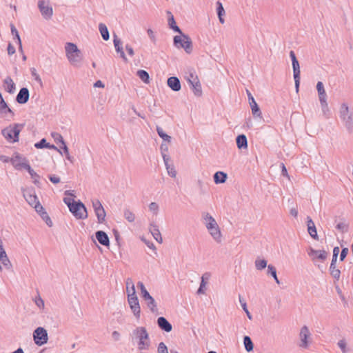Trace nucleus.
I'll return each instance as SVG.
<instances>
[{
  "label": "nucleus",
  "mask_w": 353,
  "mask_h": 353,
  "mask_svg": "<svg viewBox=\"0 0 353 353\" xmlns=\"http://www.w3.org/2000/svg\"><path fill=\"white\" fill-rule=\"evenodd\" d=\"M168 17V26L174 32L179 33L181 35H176L173 38L174 46L177 48H183L188 53L190 54L192 51V41L190 37L182 32L180 28L176 25L174 16L170 11H167Z\"/></svg>",
  "instance_id": "nucleus-1"
},
{
  "label": "nucleus",
  "mask_w": 353,
  "mask_h": 353,
  "mask_svg": "<svg viewBox=\"0 0 353 353\" xmlns=\"http://www.w3.org/2000/svg\"><path fill=\"white\" fill-rule=\"evenodd\" d=\"M128 301L130 307L137 319L140 318L141 307L136 294L135 287L131 278H128L125 281Z\"/></svg>",
  "instance_id": "nucleus-2"
},
{
  "label": "nucleus",
  "mask_w": 353,
  "mask_h": 353,
  "mask_svg": "<svg viewBox=\"0 0 353 353\" xmlns=\"http://www.w3.org/2000/svg\"><path fill=\"white\" fill-rule=\"evenodd\" d=\"M24 123H14L3 128L1 134L4 138L10 143L19 141V134L23 128Z\"/></svg>",
  "instance_id": "nucleus-3"
},
{
  "label": "nucleus",
  "mask_w": 353,
  "mask_h": 353,
  "mask_svg": "<svg viewBox=\"0 0 353 353\" xmlns=\"http://www.w3.org/2000/svg\"><path fill=\"white\" fill-rule=\"evenodd\" d=\"M339 117L349 133L353 132V113L349 111L346 103H342L339 110Z\"/></svg>",
  "instance_id": "nucleus-4"
},
{
  "label": "nucleus",
  "mask_w": 353,
  "mask_h": 353,
  "mask_svg": "<svg viewBox=\"0 0 353 353\" xmlns=\"http://www.w3.org/2000/svg\"><path fill=\"white\" fill-rule=\"evenodd\" d=\"M21 191L26 201L30 205L35 209L36 212H39L38 210H43V206L40 203L38 197L36 195L35 190L33 188L27 189L22 188Z\"/></svg>",
  "instance_id": "nucleus-5"
},
{
  "label": "nucleus",
  "mask_w": 353,
  "mask_h": 353,
  "mask_svg": "<svg viewBox=\"0 0 353 353\" xmlns=\"http://www.w3.org/2000/svg\"><path fill=\"white\" fill-rule=\"evenodd\" d=\"M70 212L78 219H85L88 217L87 209L81 201H76L70 208Z\"/></svg>",
  "instance_id": "nucleus-6"
},
{
  "label": "nucleus",
  "mask_w": 353,
  "mask_h": 353,
  "mask_svg": "<svg viewBox=\"0 0 353 353\" xmlns=\"http://www.w3.org/2000/svg\"><path fill=\"white\" fill-rule=\"evenodd\" d=\"M190 89L193 91L194 94L196 97H201L202 95V88L199 78L193 72H190L188 77H186Z\"/></svg>",
  "instance_id": "nucleus-7"
},
{
  "label": "nucleus",
  "mask_w": 353,
  "mask_h": 353,
  "mask_svg": "<svg viewBox=\"0 0 353 353\" xmlns=\"http://www.w3.org/2000/svg\"><path fill=\"white\" fill-rule=\"evenodd\" d=\"M33 340L38 346L46 344L48 340L47 330L43 327L36 328L33 332Z\"/></svg>",
  "instance_id": "nucleus-8"
},
{
  "label": "nucleus",
  "mask_w": 353,
  "mask_h": 353,
  "mask_svg": "<svg viewBox=\"0 0 353 353\" xmlns=\"http://www.w3.org/2000/svg\"><path fill=\"white\" fill-rule=\"evenodd\" d=\"M246 93L248 95L249 104L250 105V108L252 110V113L253 116L254 117L261 118V114H262L261 111L260 110L259 105L256 102L254 97L252 96V94L248 90H246Z\"/></svg>",
  "instance_id": "nucleus-9"
},
{
  "label": "nucleus",
  "mask_w": 353,
  "mask_h": 353,
  "mask_svg": "<svg viewBox=\"0 0 353 353\" xmlns=\"http://www.w3.org/2000/svg\"><path fill=\"white\" fill-rule=\"evenodd\" d=\"M143 301H145L148 307L152 313H157L158 308L154 299L150 294L148 291L144 292L141 295Z\"/></svg>",
  "instance_id": "nucleus-10"
},
{
  "label": "nucleus",
  "mask_w": 353,
  "mask_h": 353,
  "mask_svg": "<svg viewBox=\"0 0 353 353\" xmlns=\"http://www.w3.org/2000/svg\"><path fill=\"white\" fill-rule=\"evenodd\" d=\"M45 4L46 2L44 0H39L38 2V7L43 17L46 19H50L52 16L53 10L51 6Z\"/></svg>",
  "instance_id": "nucleus-11"
},
{
  "label": "nucleus",
  "mask_w": 353,
  "mask_h": 353,
  "mask_svg": "<svg viewBox=\"0 0 353 353\" xmlns=\"http://www.w3.org/2000/svg\"><path fill=\"white\" fill-rule=\"evenodd\" d=\"M113 43L116 52L117 53H119L120 57L123 60L124 62L128 63V59L126 57L125 52L123 51L122 41L115 33L113 34Z\"/></svg>",
  "instance_id": "nucleus-12"
},
{
  "label": "nucleus",
  "mask_w": 353,
  "mask_h": 353,
  "mask_svg": "<svg viewBox=\"0 0 353 353\" xmlns=\"http://www.w3.org/2000/svg\"><path fill=\"white\" fill-rule=\"evenodd\" d=\"M292 69H293V76L294 79L295 84V90L296 92H298L299 90L300 86V79H301V71H300V65L299 62L292 63Z\"/></svg>",
  "instance_id": "nucleus-13"
},
{
  "label": "nucleus",
  "mask_w": 353,
  "mask_h": 353,
  "mask_svg": "<svg viewBox=\"0 0 353 353\" xmlns=\"http://www.w3.org/2000/svg\"><path fill=\"white\" fill-rule=\"evenodd\" d=\"M29 97V90L27 88H22L16 97V101L19 104H25L28 101Z\"/></svg>",
  "instance_id": "nucleus-14"
},
{
  "label": "nucleus",
  "mask_w": 353,
  "mask_h": 353,
  "mask_svg": "<svg viewBox=\"0 0 353 353\" xmlns=\"http://www.w3.org/2000/svg\"><path fill=\"white\" fill-rule=\"evenodd\" d=\"M299 335L301 341L299 346L303 348H307L308 347L307 339L310 336V333L308 327L306 325L302 327Z\"/></svg>",
  "instance_id": "nucleus-15"
},
{
  "label": "nucleus",
  "mask_w": 353,
  "mask_h": 353,
  "mask_svg": "<svg viewBox=\"0 0 353 353\" xmlns=\"http://www.w3.org/2000/svg\"><path fill=\"white\" fill-rule=\"evenodd\" d=\"M308 255L310 256H315V258L312 259L313 261L316 259L324 261L327 257V252L325 250H316L312 248H310L308 250Z\"/></svg>",
  "instance_id": "nucleus-16"
},
{
  "label": "nucleus",
  "mask_w": 353,
  "mask_h": 353,
  "mask_svg": "<svg viewBox=\"0 0 353 353\" xmlns=\"http://www.w3.org/2000/svg\"><path fill=\"white\" fill-rule=\"evenodd\" d=\"M69 62L74 67H80L83 60V55L81 51L77 53H72L67 57Z\"/></svg>",
  "instance_id": "nucleus-17"
},
{
  "label": "nucleus",
  "mask_w": 353,
  "mask_h": 353,
  "mask_svg": "<svg viewBox=\"0 0 353 353\" xmlns=\"http://www.w3.org/2000/svg\"><path fill=\"white\" fill-rule=\"evenodd\" d=\"M95 237L100 244L108 247L110 245V239L108 235L103 230H98L95 232Z\"/></svg>",
  "instance_id": "nucleus-18"
},
{
  "label": "nucleus",
  "mask_w": 353,
  "mask_h": 353,
  "mask_svg": "<svg viewBox=\"0 0 353 353\" xmlns=\"http://www.w3.org/2000/svg\"><path fill=\"white\" fill-rule=\"evenodd\" d=\"M168 86L173 91L178 92L181 89L180 80L176 77H170L167 80Z\"/></svg>",
  "instance_id": "nucleus-19"
},
{
  "label": "nucleus",
  "mask_w": 353,
  "mask_h": 353,
  "mask_svg": "<svg viewBox=\"0 0 353 353\" xmlns=\"http://www.w3.org/2000/svg\"><path fill=\"white\" fill-rule=\"evenodd\" d=\"M157 325L159 327L166 332H170L172 330V324L163 316L157 319Z\"/></svg>",
  "instance_id": "nucleus-20"
},
{
  "label": "nucleus",
  "mask_w": 353,
  "mask_h": 353,
  "mask_svg": "<svg viewBox=\"0 0 353 353\" xmlns=\"http://www.w3.org/2000/svg\"><path fill=\"white\" fill-rule=\"evenodd\" d=\"M3 86L7 92L10 94H14L15 92L16 85L10 77H7L3 80Z\"/></svg>",
  "instance_id": "nucleus-21"
},
{
  "label": "nucleus",
  "mask_w": 353,
  "mask_h": 353,
  "mask_svg": "<svg viewBox=\"0 0 353 353\" xmlns=\"http://www.w3.org/2000/svg\"><path fill=\"white\" fill-rule=\"evenodd\" d=\"M163 161L168 171V174L174 178L176 175V171L175 170L174 166L173 164L170 163V157L168 155H163Z\"/></svg>",
  "instance_id": "nucleus-22"
},
{
  "label": "nucleus",
  "mask_w": 353,
  "mask_h": 353,
  "mask_svg": "<svg viewBox=\"0 0 353 353\" xmlns=\"http://www.w3.org/2000/svg\"><path fill=\"white\" fill-rule=\"evenodd\" d=\"M14 159H12V165L17 170H21V168H23L26 170L30 174L34 171L30 165L26 158L23 157V161L19 163H14Z\"/></svg>",
  "instance_id": "nucleus-23"
},
{
  "label": "nucleus",
  "mask_w": 353,
  "mask_h": 353,
  "mask_svg": "<svg viewBox=\"0 0 353 353\" xmlns=\"http://www.w3.org/2000/svg\"><path fill=\"white\" fill-rule=\"evenodd\" d=\"M14 159H12V165L17 170H21V168H23L26 170L30 174L34 171L30 165L26 158L23 157V161L19 163H14Z\"/></svg>",
  "instance_id": "nucleus-24"
},
{
  "label": "nucleus",
  "mask_w": 353,
  "mask_h": 353,
  "mask_svg": "<svg viewBox=\"0 0 353 353\" xmlns=\"http://www.w3.org/2000/svg\"><path fill=\"white\" fill-rule=\"evenodd\" d=\"M10 114L12 116L14 115V112L8 107L7 103L3 98L2 94L0 92V114Z\"/></svg>",
  "instance_id": "nucleus-25"
},
{
  "label": "nucleus",
  "mask_w": 353,
  "mask_h": 353,
  "mask_svg": "<svg viewBox=\"0 0 353 353\" xmlns=\"http://www.w3.org/2000/svg\"><path fill=\"white\" fill-rule=\"evenodd\" d=\"M210 276L211 274L210 272H205L202 275L200 286L196 292L198 294H205V288Z\"/></svg>",
  "instance_id": "nucleus-26"
},
{
  "label": "nucleus",
  "mask_w": 353,
  "mask_h": 353,
  "mask_svg": "<svg viewBox=\"0 0 353 353\" xmlns=\"http://www.w3.org/2000/svg\"><path fill=\"white\" fill-rule=\"evenodd\" d=\"M150 232H151L152 235L158 243H162L163 239L158 225L154 223H151L150 226Z\"/></svg>",
  "instance_id": "nucleus-27"
},
{
  "label": "nucleus",
  "mask_w": 353,
  "mask_h": 353,
  "mask_svg": "<svg viewBox=\"0 0 353 353\" xmlns=\"http://www.w3.org/2000/svg\"><path fill=\"white\" fill-rule=\"evenodd\" d=\"M212 238L218 243L221 241V232L218 224L211 228L208 229Z\"/></svg>",
  "instance_id": "nucleus-28"
},
{
  "label": "nucleus",
  "mask_w": 353,
  "mask_h": 353,
  "mask_svg": "<svg viewBox=\"0 0 353 353\" xmlns=\"http://www.w3.org/2000/svg\"><path fill=\"white\" fill-rule=\"evenodd\" d=\"M213 179L216 184L223 183L228 179V174L224 172L218 171L214 173Z\"/></svg>",
  "instance_id": "nucleus-29"
},
{
  "label": "nucleus",
  "mask_w": 353,
  "mask_h": 353,
  "mask_svg": "<svg viewBox=\"0 0 353 353\" xmlns=\"http://www.w3.org/2000/svg\"><path fill=\"white\" fill-rule=\"evenodd\" d=\"M236 145L239 149H246L248 148V139L245 134H239L236 138Z\"/></svg>",
  "instance_id": "nucleus-30"
},
{
  "label": "nucleus",
  "mask_w": 353,
  "mask_h": 353,
  "mask_svg": "<svg viewBox=\"0 0 353 353\" xmlns=\"http://www.w3.org/2000/svg\"><path fill=\"white\" fill-rule=\"evenodd\" d=\"M203 219L207 229L211 228L217 224L216 220L208 212L203 214Z\"/></svg>",
  "instance_id": "nucleus-31"
},
{
  "label": "nucleus",
  "mask_w": 353,
  "mask_h": 353,
  "mask_svg": "<svg viewBox=\"0 0 353 353\" xmlns=\"http://www.w3.org/2000/svg\"><path fill=\"white\" fill-rule=\"evenodd\" d=\"M341 221L336 225V229L342 233L347 232L349 229V223L344 217L340 218Z\"/></svg>",
  "instance_id": "nucleus-32"
},
{
  "label": "nucleus",
  "mask_w": 353,
  "mask_h": 353,
  "mask_svg": "<svg viewBox=\"0 0 353 353\" xmlns=\"http://www.w3.org/2000/svg\"><path fill=\"white\" fill-rule=\"evenodd\" d=\"M65 50L66 57H68V55L72 54V53L74 54L81 51L76 44L71 42H68L65 43Z\"/></svg>",
  "instance_id": "nucleus-33"
},
{
  "label": "nucleus",
  "mask_w": 353,
  "mask_h": 353,
  "mask_svg": "<svg viewBox=\"0 0 353 353\" xmlns=\"http://www.w3.org/2000/svg\"><path fill=\"white\" fill-rule=\"evenodd\" d=\"M99 30L103 39L104 41H108L110 39V34L106 25L103 23H100L99 24Z\"/></svg>",
  "instance_id": "nucleus-34"
},
{
  "label": "nucleus",
  "mask_w": 353,
  "mask_h": 353,
  "mask_svg": "<svg viewBox=\"0 0 353 353\" xmlns=\"http://www.w3.org/2000/svg\"><path fill=\"white\" fill-rule=\"evenodd\" d=\"M39 210V212H37L40 215L41 219L46 222V223L48 225V226L52 227L53 225L52 221L50 217L48 216L46 211L45 210V209L43 208V210Z\"/></svg>",
  "instance_id": "nucleus-35"
},
{
  "label": "nucleus",
  "mask_w": 353,
  "mask_h": 353,
  "mask_svg": "<svg viewBox=\"0 0 353 353\" xmlns=\"http://www.w3.org/2000/svg\"><path fill=\"white\" fill-rule=\"evenodd\" d=\"M137 74L143 82L145 83H150V75L147 71L144 70H139L137 72Z\"/></svg>",
  "instance_id": "nucleus-36"
},
{
  "label": "nucleus",
  "mask_w": 353,
  "mask_h": 353,
  "mask_svg": "<svg viewBox=\"0 0 353 353\" xmlns=\"http://www.w3.org/2000/svg\"><path fill=\"white\" fill-rule=\"evenodd\" d=\"M243 344L247 352H251L254 349V343L249 336L243 337Z\"/></svg>",
  "instance_id": "nucleus-37"
},
{
  "label": "nucleus",
  "mask_w": 353,
  "mask_h": 353,
  "mask_svg": "<svg viewBox=\"0 0 353 353\" xmlns=\"http://www.w3.org/2000/svg\"><path fill=\"white\" fill-rule=\"evenodd\" d=\"M330 273L332 276L338 281L340 279L341 271L336 268V264L330 263Z\"/></svg>",
  "instance_id": "nucleus-38"
},
{
  "label": "nucleus",
  "mask_w": 353,
  "mask_h": 353,
  "mask_svg": "<svg viewBox=\"0 0 353 353\" xmlns=\"http://www.w3.org/2000/svg\"><path fill=\"white\" fill-rule=\"evenodd\" d=\"M267 274L268 275H271L275 282L277 283V284H279L280 283V281L277 277V274H276V269L274 266H273L272 265L270 264L268 265V270H267Z\"/></svg>",
  "instance_id": "nucleus-39"
},
{
  "label": "nucleus",
  "mask_w": 353,
  "mask_h": 353,
  "mask_svg": "<svg viewBox=\"0 0 353 353\" xmlns=\"http://www.w3.org/2000/svg\"><path fill=\"white\" fill-rule=\"evenodd\" d=\"M94 212L97 217L98 222L99 223H103L105 221V218L106 216V213L103 207L97 210L96 211H94Z\"/></svg>",
  "instance_id": "nucleus-40"
},
{
  "label": "nucleus",
  "mask_w": 353,
  "mask_h": 353,
  "mask_svg": "<svg viewBox=\"0 0 353 353\" xmlns=\"http://www.w3.org/2000/svg\"><path fill=\"white\" fill-rule=\"evenodd\" d=\"M157 134L158 135L165 141H167V142H170L171 141V137L168 135L163 130L159 127V126H157Z\"/></svg>",
  "instance_id": "nucleus-41"
},
{
  "label": "nucleus",
  "mask_w": 353,
  "mask_h": 353,
  "mask_svg": "<svg viewBox=\"0 0 353 353\" xmlns=\"http://www.w3.org/2000/svg\"><path fill=\"white\" fill-rule=\"evenodd\" d=\"M239 299L243 310L246 313L248 318L251 320L252 319V316L247 307V303L245 299L240 294L239 295Z\"/></svg>",
  "instance_id": "nucleus-42"
},
{
  "label": "nucleus",
  "mask_w": 353,
  "mask_h": 353,
  "mask_svg": "<svg viewBox=\"0 0 353 353\" xmlns=\"http://www.w3.org/2000/svg\"><path fill=\"white\" fill-rule=\"evenodd\" d=\"M10 30H11V33L14 37V39H17V43L19 46H21V38H20L18 30H17L16 27L12 23L10 24Z\"/></svg>",
  "instance_id": "nucleus-43"
},
{
  "label": "nucleus",
  "mask_w": 353,
  "mask_h": 353,
  "mask_svg": "<svg viewBox=\"0 0 353 353\" xmlns=\"http://www.w3.org/2000/svg\"><path fill=\"white\" fill-rule=\"evenodd\" d=\"M267 261L265 259H260V260H256L255 261V266L256 268L259 270H262L267 266Z\"/></svg>",
  "instance_id": "nucleus-44"
},
{
  "label": "nucleus",
  "mask_w": 353,
  "mask_h": 353,
  "mask_svg": "<svg viewBox=\"0 0 353 353\" xmlns=\"http://www.w3.org/2000/svg\"><path fill=\"white\" fill-rule=\"evenodd\" d=\"M307 232L312 239L319 240V236L316 226H309V228H307Z\"/></svg>",
  "instance_id": "nucleus-45"
},
{
  "label": "nucleus",
  "mask_w": 353,
  "mask_h": 353,
  "mask_svg": "<svg viewBox=\"0 0 353 353\" xmlns=\"http://www.w3.org/2000/svg\"><path fill=\"white\" fill-rule=\"evenodd\" d=\"M124 217L129 222H133L135 219L134 214L128 209L124 210Z\"/></svg>",
  "instance_id": "nucleus-46"
},
{
  "label": "nucleus",
  "mask_w": 353,
  "mask_h": 353,
  "mask_svg": "<svg viewBox=\"0 0 353 353\" xmlns=\"http://www.w3.org/2000/svg\"><path fill=\"white\" fill-rule=\"evenodd\" d=\"M146 331L145 327H138L135 330H133V334L136 336L137 338H138L139 340L141 339V335H143V333H145Z\"/></svg>",
  "instance_id": "nucleus-47"
},
{
  "label": "nucleus",
  "mask_w": 353,
  "mask_h": 353,
  "mask_svg": "<svg viewBox=\"0 0 353 353\" xmlns=\"http://www.w3.org/2000/svg\"><path fill=\"white\" fill-rule=\"evenodd\" d=\"M0 261L1 264L5 267L6 269H10L12 267V264L7 256H3L2 258H0Z\"/></svg>",
  "instance_id": "nucleus-48"
},
{
  "label": "nucleus",
  "mask_w": 353,
  "mask_h": 353,
  "mask_svg": "<svg viewBox=\"0 0 353 353\" xmlns=\"http://www.w3.org/2000/svg\"><path fill=\"white\" fill-rule=\"evenodd\" d=\"M48 142L45 138L41 139L39 142L34 144V147L37 149L46 148L48 146Z\"/></svg>",
  "instance_id": "nucleus-49"
},
{
  "label": "nucleus",
  "mask_w": 353,
  "mask_h": 353,
  "mask_svg": "<svg viewBox=\"0 0 353 353\" xmlns=\"http://www.w3.org/2000/svg\"><path fill=\"white\" fill-rule=\"evenodd\" d=\"M321 109H322L323 115L326 118H329L330 112L327 103H321Z\"/></svg>",
  "instance_id": "nucleus-50"
},
{
  "label": "nucleus",
  "mask_w": 353,
  "mask_h": 353,
  "mask_svg": "<svg viewBox=\"0 0 353 353\" xmlns=\"http://www.w3.org/2000/svg\"><path fill=\"white\" fill-rule=\"evenodd\" d=\"M52 137H53V139H54V141L57 143H63L65 142L63 137L58 132H52Z\"/></svg>",
  "instance_id": "nucleus-51"
},
{
  "label": "nucleus",
  "mask_w": 353,
  "mask_h": 353,
  "mask_svg": "<svg viewBox=\"0 0 353 353\" xmlns=\"http://www.w3.org/2000/svg\"><path fill=\"white\" fill-rule=\"evenodd\" d=\"M216 13L219 16H223L225 13L222 3L220 1L216 2Z\"/></svg>",
  "instance_id": "nucleus-52"
},
{
  "label": "nucleus",
  "mask_w": 353,
  "mask_h": 353,
  "mask_svg": "<svg viewBox=\"0 0 353 353\" xmlns=\"http://www.w3.org/2000/svg\"><path fill=\"white\" fill-rule=\"evenodd\" d=\"M30 175L31 178L34 179L33 183L37 187H39L40 184H41V183L39 181L40 176L39 174H37V172H35L34 171L32 172Z\"/></svg>",
  "instance_id": "nucleus-53"
},
{
  "label": "nucleus",
  "mask_w": 353,
  "mask_h": 353,
  "mask_svg": "<svg viewBox=\"0 0 353 353\" xmlns=\"http://www.w3.org/2000/svg\"><path fill=\"white\" fill-rule=\"evenodd\" d=\"M339 247H334V249H333V255H332V261H331V263L332 264H336V261H337V258H338V255L339 254Z\"/></svg>",
  "instance_id": "nucleus-54"
},
{
  "label": "nucleus",
  "mask_w": 353,
  "mask_h": 353,
  "mask_svg": "<svg viewBox=\"0 0 353 353\" xmlns=\"http://www.w3.org/2000/svg\"><path fill=\"white\" fill-rule=\"evenodd\" d=\"M158 353H168V347L163 342L159 344Z\"/></svg>",
  "instance_id": "nucleus-55"
},
{
  "label": "nucleus",
  "mask_w": 353,
  "mask_h": 353,
  "mask_svg": "<svg viewBox=\"0 0 353 353\" xmlns=\"http://www.w3.org/2000/svg\"><path fill=\"white\" fill-rule=\"evenodd\" d=\"M149 209L157 214L159 211V205L156 202H152L149 205Z\"/></svg>",
  "instance_id": "nucleus-56"
},
{
  "label": "nucleus",
  "mask_w": 353,
  "mask_h": 353,
  "mask_svg": "<svg viewBox=\"0 0 353 353\" xmlns=\"http://www.w3.org/2000/svg\"><path fill=\"white\" fill-rule=\"evenodd\" d=\"M31 74L34 78V80L39 83L41 85L42 84L41 79L40 78L39 75L37 73V71L35 68L31 69Z\"/></svg>",
  "instance_id": "nucleus-57"
},
{
  "label": "nucleus",
  "mask_w": 353,
  "mask_h": 353,
  "mask_svg": "<svg viewBox=\"0 0 353 353\" xmlns=\"http://www.w3.org/2000/svg\"><path fill=\"white\" fill-rule=\"evenodd\" d=\"M92 203L94 211L103 207L99 199L92 200Z\"/></svg>",
  "instance_id": "nucleus-58"
},
{
  "label": "nucleus",
  "mask_w": 353,
  "mask_h": 353,
  "mask_svg": "<svg viewBox=\"0 0 353 353\" xmlns=\"http://www.w3.org/2000/svg\"><path fill=\"white\" fill-rule=\"evenodd\" d=\"M349 250L347 248H343L340 254V261H343L348 254Z\"/></svg>",
  "instance_id": "nucleus-59"
},
{
  "label": "nucleus",
  "mask_w": 353,
  "mask_h": 353,
  "mask_svg": "<svg viewBox=\"0 0 353 353\" xmlns=\"http://www.w3.org/2000/svg\"><path fill=\"white\" fill-rule=\"evenodd\" d=\"M338 345L341 348L343 353H347L346 342L344 339L340 340L338 342Z\"/></svg>",
  "instance_id": "nucleus-60"
},
{
  "label": "nucleus",
  "mask_w": 353,
  "mask_h": 353,
  "mask_svg": "<svg viewBox=\"0 0 353 353\" xmlns=\"http://www.w3.org/2000/svg\"><path fill=\"white\" fill-rule=\"evenodd\" d=\"M149 346H150L149 342H145V341L139 340V350L148 348Z\"/></svg>",
  "instance_id": "nucleus-61"
},
{
  "label": "nucleus",
  "mask_w": 353,
  "mask_h": 353,
  "mask_svg": "<svg viewBox=\"0 0 353 353\" xmlns=\"http://www.w3.org/2000/svg\"><path fill=\"white\" fill-rule=\"evenodd\" d=\"M49 180L54 184H57L60 182V177L54 175L50 174L48 176Z\"/></svg>",
  "instance_id": "nucleus-62"
},
{
  "label": "nucleus",
  "mask_w": 353,
  "mask_h": 353,
  "mask_svg": "<svg viewBox=\"0 0 353 353\" xmlns=\"http://www.w3.org/2000/svg\"><path fill=\"white\" fill-rule=\"evenodd\" d=\"M63 202L68 205V208H70L76 201L72 198L64 197Z\"/></svg>",
  "instance_id": "nucleus-63"
},
{
  "label": "nucleus",
  "mask_w": 353,
  "mask_h": 353,
  "mask_svg": "<svg viewBox=\"0 0 353 353\" xmlns=\"http://www.w3.org/2000/svg\"><path fill=\"white\" fill-rule=\"evenodd\" d=\"M316 90L318 91V94L323 93L325 91L323 83L321 81H318L316 84Z\"/></svg>",
  "instance_id": "nucleus-64"
}]
</instances>
